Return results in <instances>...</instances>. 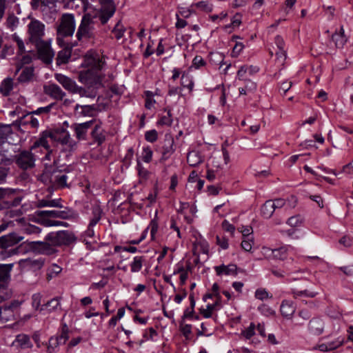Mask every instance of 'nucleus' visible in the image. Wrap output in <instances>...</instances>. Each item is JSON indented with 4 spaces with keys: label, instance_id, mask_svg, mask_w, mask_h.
I'll return each instance as SVG.
<instances>
[{
    "label": "nucleus",
    "instance_id": "obj_1",
    "mask_svg": "<svg viewBox=\"0 0 353 353\" xmlns=\"http://www.w3.org/2000/svg\"><path fill=\"white\" fill-rule=\"evenodd\" d=\"M85 61L91 68L79 74V81L85 84V88L79 86L74 81L62 74H55L54 78L68 91L78 94L81 97L94 99L97 90L102 86L101 76L97 72L102 69L104 61L97 54L86 57Z\"/></svg>",
    "mask_w": 353,
    "mask_h": 353
},
{
    "label": "nucleus",
    "instance_id": "obj_2",
    "mask_svg": "<svg viewBox=\"0 0 353 353\" xmlns=\"http://www.w3.org/2000/svg\"><path fill=\"white\" fill-rule=\"evenodd\" d=\"M76 21L74 15L70 13H64L58 20L57 27V43L64 45L63 39L72 37L75 31Z\"/></svg>",
    "mask_w": 353,
    "mask_h": 353
},
{
    "label": "nucleus",
    "instance_id": "obj_3",
    "mask_svg": "<svg viewBox=\"0 0 353 353\" xmlns=\"http://www.w3.org/2000/svg\"><path fill=\"white\" fill-rule=\"evenodd\" d=\"M46 240L52 242L57 247L69 246L77 240L74 233L70 230H59L52 232L46 235Z\"/></svg>",
    "mask_w": 353,
    "mask_h": 353
},
{
    "label": "nucleus",
    "instance_id": "obj_4",
    "mask_svg": "<svg viewBox=\"0 0 353 353\" xmlns=\"http://www.w3.org/2000/svg\"><path fill=\"white\" fill-rule=\"evenodd\" d=\"M68 176L61 171L51 172L45 170L40 176V180L45 184H51L52 188H63L67 186Z\"/></svg>",
    "mask_w": 353,
    "mask_h": 353
},
{
    "label": "nucleus",
    "instance_id": "obj_5",
    "mask_svg": "<svg viewBox=\"0 0 353 353\" xmlns=\"http://www.w3.org/2000/svg\"><path fill=\"white\" fill-rule=\"evenodd\" d=\"M28 39L32 44L43 40L45 25L39 20H32L28 26Z\"/></svg>",
    "mask_w": 353,
    "mask_h": 353
},
{
    "label": "nucleus",
    "instance_id": "obj_6",
    "mask_svg": "<svg viewBox=\"0 0 353 353\" xmlns=\"http://www.w3.org/2000/svg\"><path fill=\"white\" fill-rule=\"evenodd\" d=\"M37 50L38 56L44 63L49 64L52 61L54 52L51 48L50 40H41L33 43Z\"/></svg>",
    "mask_w": 353,
    "mask_h": 353
},
{
    "label": "nucleus",
    "instance_id": "obj_7",
    "mask_svg": "<svg viewBox=\"0 0 353 353\" xmlns=\"http://www.w3.org/2000/svg\"><path fill=\"white\" fill-rule=\"evenodd\" d=\"M14 160L19 168L26 170L34 167L36 158L31 151L23 150L17 155L14 154Z\"/></svg>",
    "mask_w": 353,
    "mask_h": 353
},
{
    "label": "nucleus",
    "instance_id": "obj_8",
    "mask_svg": "<svg viewBox=\"0 0 353 353\" xmlns=\"http://www.w3.org/2000/svg\"><path fill=\"white\" fill-rule=\"evenodd\" d=\"M31 248L40 254L52 256L58 252L57 245L52 242L46 240V236L43 241H32L30 243Z\"/></svg>",
    "mask_w": 353,
    "mask_h": 353
},
{
    "label": "nucleus",
    "instance_id": "obj_9",
    "mask_svg": "<svg viewBox=\"0 0 353 353\" xmlns=\"http://www.w3.org/2000/svg\"><path fill=\"white\" fill-rule=\"evenodd\" d=\"M41 214L47 215L52 219L59 218L67 220H77L79 218L78 212L69 208H65L63 210H42Z\"/></svg>",
    "mask_w": 353,
    "mask_h": 353
},
{
    "label": "nucleus",
    "instance_id": "obj_10",
    "mask_svg": "<svg viewBox=\"0 0 353 353\" xmlns=\"http://www.w3.org/2000/svg\"><path fill=\"white\" fill-rule=\"evenodd\" d=\"M95 123V120H90L81 123H73L71 125V129L74 131V136L79 141L86 140L88 132L93 125Z\"/></svg>",
    "mask_w": 353,
    "mask_h": 353
},
{
    "label": "nucleus",
    "instance_id": "obj_11",
    "mask_svg": "<svg viewBox=\"0 0 353 353\" xmlns=\"http://www.w3.org/2000/svg\"><path fill=\"white\" fill-rule=\"evenodd\" d=\"M14 145L10 142L0 143V164H10L14 161Z\"/></svg>",
    "mask_w": 353,
    "mask_h": 353
},
{
    "label": "nucleus",
    "instance_id": "obj_12",
    "mask_svg": "<svg viewBox=\"0 0 353 353\" xmlns=\"http://www.w3.org/2000/svg\"><path fill=\"white\" fill-rule=\"evenodd\" d=\"M57 142L63 145V149L67 151H74L77 148V142L74 140L68 131L63 130L56 139Z\"/></svg>",
    "mask_w": 353,
    "mask_h": 353
},
{
    "label": "nucleus",
    "instance_id": "obj_13",
    "mask_svg": "<svg viewBox=\"0 0 353 353\" xmlns=\"http://www.w3.org/2000/svg\"><path fill=\"white\" fill-rule=\"evenodd\" d=\"M23 239V237L17 233H10L0 237L1 248H13L12 247Z\"/></svg>",
    "mask_w": 353,
    "mask_h": 353
},
{
    "label": "nucleus",
    "instance_id": "obj_14",
    "mask_svg": "<svg viewBox=\"0 0 353 353\" xmlns=\"http://www.w3.org/2000/svg\"><path fill=\"white\" fill-rule=\"evenodd\" d=\"M325 323L324 321L320 318L312 319L307 325L309 332L314 336H319L323 334L324 331Z\"/></svg>",
    "mask_w": 353,
    "mask_h": 353
},
{
    "label": "nucleus",
    "instance_id": "obj_15",
    "mask_svg": "<svg viewBox=\"0 0 353 353\" xmlns=\"http://www.w3.org/2000/svg\"><path fill=\"white\" fill-rule=\"evenodd\" d=\"M44 92L46 94L57 100H62L66 95L65 92L55 83L45 85Z\"/></svg>",
    "mask_w": 353,
    "mask_h": 353
},
{
    "label": "nucleus",
    "instance_id": "obj_16",
    "mask_svg": "<svg viewBox=\"0 0 353 353\" xmlns=\"http://www.w3.org/2000/svg\"><path fill=\"white\" fill-rule=\"evenodd\" d=\"M174 141L173 138L170 136H166L163 142V150L161 152V158L160 159L161 161H164L168 159L170 156L174 152Z\"/></svg>",
    "mask_w": 353,
    "mask_h": 353
},
{
    "label": "nucleus",
    "instance_id": "obj_17",
    "mask_svg": "<svg viewBox=\"0 0 353 353\" xmlns=\"http://www.w3.org/2000/svg\"><path fill=\"white\" fill-rule=\"evenodd\" d=\"M18 307V303L12 302L0 307V319L3 321H10L14 317V310Z\"/></svg>",
    "mask_w": 353,
    "mask_h": 353
},
{
    "label": "nucleus",
    "instance_id": "obj_18",
    "mask_svg": "<svg viewBox=\"0 0 353 353\" xmlns=\"http://www.w3.org/2000/svg\"><path fill=\"white\" fill-rule=\"evenodd\" d=\"M15 192V190L0 188V210L8 209L10 208L9 199Z\"/></svg>",
    "mask_w": 353,
    "mask_h": 353
},
{
    "label": "nucleus",
    "instance_id": "obj_19",
    "mask_svg": "<svg viewBox=\"0 0 353 353\" xmlns=\"http://www.w3.org/2000/svg\"><path fill=\"white\" fill-rule=\"evenodd\" d=\"M95 110L94 105H79L77 104L74 107V115L77 117L92 116Z\"/></svg>",
    "mask_w": 353,
    "mask_h": 353
},
{
    "label": "nucleus",
    "instance_id": "obj_20",
    "mask_svg": "<svg viewBox=\"0 0 353 353\" xmlns=\"http://www.w3.org/2000/svg\"><path fill=\"white\" fill-rule=\"evenodd\" d=\"M13 346L20 349L31 348L32 343L30 337L24 334H18L12 343Z\"/></svg>",
    "mask_w": 353,
    "mask_h": 353
},
{
    "label": "nucleus",
    "instance_id": "obj_21",
    "mask_svg": "<svg viewBox=\"0 0 353 353\" xmlns=\"http://www.w3.org/2000/svg\"><path fill=\"white\" fill-rule=\"evenodd\" d=\"M13 264H0V286L8 283L10 280V272Z\"/></svg>",
    "mask_w": 353,
    "mask_h": 353
},
{
    "label": "nucleus",
    "instance_id": "obj_22",
    "mask_svg": "<svg viewBox=\"0 0 353 353\" xmlns=\"http://www.w3.org/2000/svg\"><path fill=\"white\" fill-rule=\"evenodd\" d=\"M92 127L93 128L91 131L92 137L98 145L102 144L105 140V135L101 123H96Z\"/></svg>",
    "mask_w": 353,
    "mask_h": 353
},
{
    "label": "nucleus",
    "instance_id": "obj_23",
    "mask_svg": "<svg viewBox=\"0 0 353 353\" xmlns=\"http://www.w3.org/2000/svg\"><path fill=\"white\" fill-rule=\"evenodd\" d=\"M280 310L284 317L290 319L295 312L296 306L292 301L284 300L281 303Z\"/></svg>",
    "mask_w": 353,
    "mask_h": 353
},
{
    "label": "nucleus",
    "instance_id": "obj_24",
    "mask_svg": "<svg viewBox=\"0 0 353 353\" xmlns=\"http://www.w3.org/2000/svg\"><path fill=\"white\" fill-rule=\"evenodd\" d=\"M343 343V339L338 338L337 339L327 343H321L315 347L314 349H318L321 352H329L334 350Z\"/></svg>",
    "mask_w": 353,
    "mask_h": 353
},
{
    "label": "nucleus",
    "instance_id": "obj_25",
    "mask_svg": "<svg viewBox=\"0 0 353 353\" xmlns=\"http://www.w3.org/2000/svg\"><path fill=\"white\" fill-rule=\"evenodd\" d=\"M14 79L11 77L4 79L0 84V93L3 97H8L14 88Z\"/></svg>",
    "mask_w": 353,
    "mask_h": 353
},
{
    "label": "nucleus",
    "instance_id": "obj_26",
    "mask_svg": "<svg viewBox=\"0 0 353 353\" xmlns=\"http://www.w3.org/2000/svg\"><path fill=\"white\" fill-rule=\"evenodd\" d=\"M214 270L217 275H236L237 267L234 264H230L228 265H221L215 266Z\"/></svg>",
    "mask_w": 353,
    "mask_h": 353
},
{
    "label": "nucleus",
    "instance_id": "obj_27",
    "mask_svg": "<svg viewBox=\"0 0 353 353\" xmlns=\"http://www.w3.org/2000/svg\"><path fill=\"white\" fill-rule=\"evenodd\" d=\"M42 210H37L35 212V214L37 217L34 218V222L39 223L45 227H52L54 226V221L51 217L41 214Z\"/></svg>",
    "mask_w": 353,
    "mask_h": 353
},
{
    "label": "nucleus",
    "instance_id": "obj_28",
    "mask_svg": "<svg viewBox=\"0 0 353 353\" xmlns=\"http://www.w3.org/2000/svg\"><path fill=\"white\" fill-rule=\"evenodd\" d=\"M60 305V302L58 298H54L48 301L46 304L42 305L40 308L41 312H51L56 310Z\"/></svg>",
    "mask_w": 353,
    "mask_h": 353
},
{
    "label": "nucleus",
    "instance_id": "obj_29",
    "mask_svg": "<svg viewBox=\"0 0 353 353\" xmlns=\"http://www.w3.org/2000/svg\"><path fill=\"white\" fill-rule=\"evenodd\" d=\"M265 250V254H268V252H270L269 255H272L274 259L284 260L286 257L287 249L284 247H281L280 248L274 250L266 248Z\"/></svg>",
    "mask_w": 353,
    "mask_h": 353
},
{
    "label": "nucleus",
    "instance_id": "obj_30",
    "mask_svg": "<svg viewBox=\"0 0 353 353\" xmlns=\"http://www.w3.org/2000/svg\"><path fill=\"white\" fill-rule=\"evenodd\" d=\"M45 263V259L39 257L38 259H27L25 260V263L26 266L33 269L34 270H37L41 269Z\"/></svg>",
    "mask_w": 353,
    "mask_h": 353
},
{
    "label": "nucleus",
    "instance_id": "obj_31",
    "mask_svg": "<svg viewBox=\"0 0 353 353\" xmlns=\"http://www.w3.org/2000/svg\"><path fill=\"white\" fill-rule=\"evenodd\" d=\"M21 231L28 235H39L42 229L38 226L30 223H25L22 225Z\"/></svg>",
    "mask_w": 353,
    "mask_h": 353
},
{
    "label": "nucleus",
    "instance_id": "obj_32",
    "mask_svg": "<svg viewBox=\"0 0 353 353\" xmlns=\"http://www.w3.org/2000/svg\"><path fill=\"white\" fill-rule=\"evenodd\" d=\"M34 69L32 67H26L23 69L18 77V81L21 83L29 81L33 77Z\"/></svg>",
    "mask_w": 353,
    "mask_h": 353
},
{
    "label": "nucleus",
    "instance_id": "obj_33",
    "mask_svg": "<svg viewBox=\"0 0 353 353\" xmlns=\"http://www.w3.org/2000/svg\"><path fill=\"white\" fill-rule=\"evenodd\" d=\"M259 71V68L256 66H247L243 65L237 72V77L240 80H243L245 73L248 72L250 74H253Z\"/></svg>",
    "mask_w": 353,
    "mask_h": 353
},
{
    "label": "nucleus",
    "instance_id": "obj_34",
    "mask_svg": "<svg viewBox=\"0 0 353 353\" xmlns=\"http://www.w3.org/2000/svg\"><path fill=\"white\" fill-rule=\"evenodd\" d=\"M181 84L184 88H188L190 91H192L194 87V81L192 77L187 72L182 73Z\"/></svg>",
    "mask_w": 353,
    "mask_h": 353
},
{
    "label": "nucleus",
    "instance_id": "obj_35",
    "mask_svg": "<svg viewBox=\"0 0 353 353\" xmlns=\"http://www.w3.org/2000/svg\"><path fill=\"white\" fill-rule=\"evenodd\" d=\"M60 345L65 344L69 339V328L66 323H63L60 333L56 336Z\"/></svg>",
    "mask_w": 353,
    "mask_h": 353
},
{
    "label": "nucleus",
    "instance_id": "obj_36",
    "mask_svg": "<svg viewBox=\"0 0 353 353\" xmlns=\"http://www.w3.org/2000/svg\"><path fill=\"white\" fill-rule=\"evenodd\" d=\"M0 251V259L5 260L8 257L18 254L20 252V247L13 248H1Z\"/></svg>",
    "mask_w": 353,
    "mask_h": 353
},
{
    "label": "nucleus",
    "instance_id": "obj_37",
    "mask_svg": "<svg viewBox=\"0 0 353 353\" xmlns=\"http://www.w3.org/2000/svg\"><path fill=\"white\" fill-rule=\"evenodd\" d=\"M187 161L190 166L194 167L199 165L202 160L197 152L192 151L188 154Z\"/></svg>",
    "mask_w": 353,
    "mask_h": 353
},
{
    "label": "nucleus",
    "instance_id": "obj_38",
    "mask_svg": "<svg viewBox=\"0 0 353 353\" xmlns=\"http://www.w3.org/2000/svg\"><path fill=\"white\" fill-rule=\"evenodd\" d=\"M12 133V128L9 125L0 123V143L8 141V137Z\"/></svg>",
    "mask_w": 353,
    "mask_h": 353
},
{
    "label": "nucleus",
    "instance_id": "obj_39",
    "mask_svg": "<svg viewBox=\"0 0 353 353\" xmlns=\"http://www.w3.org/2000/svg\"><path fill=\"white\" fill-rule=\"evenodd\" d=\"M112 32L117 39H120L123 37L125 28L121 21H119L113 28Z\"/></svg>",
    "mask_w": 353,
    "mask_h": 353
},
{
    "label": "nucleus",
    "instance_id": "obj_40",
    "mask_svg": "<svg viewBox=\"0 0 353 353\" xmlns=\"http://www.w3.org/2000/svg\"><path fill=\"white\" fill-rule=\"evenodd\" d=\"M70 51L67 49L59 51L57 58V64L60 65L67 63L70 58Z\"/></svg>",
    "mask_w": 353,
    "mask_h": 353
},
{
    "label": "nucleus",
    "instance_id": "obj_41",
    "mask_svg": "<svg viewBox=\"0 0 353 353\" xmlns=\"http://www.w3.org/2000/svg\"><path fill=\"white\" fill-rule=\"evenodd\" d=\"M102 211L99 207H94L92 209V218L91 219L88 225L94 227L97 224L101 217Z\"/></svg>",
    "mask_w": 353,
    "mask_h": 353
},
{
    "label": "nucleus",
    "instance_id": "obj_42",
    "mask_svg": "<svg viewBox=\"0 0 353 353\" xmlns=\"http://www.w3.org/2000/svg\"><path fill=\"white\" fill-rule=\"evenodd\" d=\"M62 270V268L57 264H52L48 269L47 272V279L51 280L57 276Z\"/></svg>",
    "mask_w": 353,
    "mask_h": 353
},
{
    "label": "nucleus",
    "instance_id": "obj_43",
    "mask_svg": "<svg viewBox=\"0 0 353 353\" xmlns=\"http://www.w3.org/2000/svg\"><path fill=\"white\" fill-rule=\"evenodd\" d=\"M143 261V256H135L133 261L130 264L132 272H139L142 268V263Z\"/></svg>",
    "mask_w": 353,
    "mask_h": 353
},
{
    "label": "nucleus",
    "instance_id": "obj_44",
    "mask_svg": "<svg viewBox=\"0 0 353 353\" xmlns=\"http://www.w3.org/2000/svg\"><path fill=\"white\" fill-rule=\"evenodd\" d=\"M272 210L273 208H272L271 203L270 200H268L262 205L261 214L265 218L269 219L274 213Z\"/></svg>",
    "mask_w": 353,
    "mask_h": 353
},
{
    "label": "nucleus",
    "instance_id": "obj_45",
    "mask_svg": "<svg viewBox=\"0 0 353 353\" xmlns=\"http://www.w3.org/2000/svg\"><path fill=\"white\" fill-rule=\"evenodd\" d=\"M153 152L150 147L143 148L141 159L145 163H150L152 158Z\"/></svg>",
    "mask_w": 353,
    "mask_h": 353
},
{
    "label": "nucleus",
    "instance_id": "obj_46",
    "mask_svg": "<svg viewBox=\"0 0 353 353\" xmlns=\"http://www.w3.org/2000/svg\"><path fill=\"white\" fill-rule=\"evenodd\" d=\"M165 112H166V114L165 115H163L161 117V119L159 121L158 123L160 124V125H162L170 126L172 123V114H171L170 110H168V111L165 110Z\"/></svg>",
    "mask_w": 353,
    "mask_h": 353
},
{
    "label": "nucleus",
    "instance_id": "obj_47",
    "mask_svg": "<svg viewBox=\"0 0 353 353\" xmlns=\"http://www.w3.org/2000/svg\"><path fill=\"white\" fill-rule=\"evenodd\" d=\"M332 39L333 41H334L336 46L337 48H342L347 41V39L345 38V36H341V34H337V33H334L332 35Z\"/></svg>",
    "mask_w": 353,
    "mask_h": 353
},
{
    "label": "nucleus",
    "instance_id": "obj_48",
    "mask_svg": "<svg viewBox=\"0 0 353 353\" xmlns=\"http://www.w3.org/2000/svg\"><path fill=\"white\" fill-rule=\"evenodd\" d=\"M33 112H29L24 117V123H30L32 128H37L39 125L38 120L33 117Z\"/></svg>",
    "mask_w": 353,
    "mask_h": 353
},
{
    "label": "nucleus",
    "instance_id": "obj_49",
    "mask_svg": "<svg viewBox=\"0 0 353 353\" xmlns=\"http://www.w3.org/2000/svg\"><path fill=\"white\" fill-rule=\"evenodd\" d=\"M60 343L58 341V339L56 338V336H52L49 339V344L48 346V352L49 353H53L57 352V349L59 347Z\"/></svg>",
    "mask_w": 353,
    "mask_h": 353
},
{
    "label": "nucleus",
    "instance_id": "obj_50",
    "mask_svg": "<svg viewBox=\"0 0 353 353\" xmlns=\"http://www.w3.org/2000/svg\"><path fill=\"white\" fill-rule=\"evenodd\" d=\"M255 297L259 300L263 301L265 299L272 298V296L270 295L269 292L265 289L260 288L256 290Z\"/></svg>",
    "mask_w": 353,
    "mask_h": 353
},
{
    "label": "nucleus",
    "instance_id": "obj_51",
    "mask_svg": "<svg viewBox=\"0 0 353 353\" xmlns=\"http://www.w3.org/2000/svg\"><path fill=\"white\" fill-rule=\"evenodd\" d=\"M41 297L42 296L40 293H36L32 296V307L37 310H40V308L42 306L41 305Z\"/></svg>",
    "mask_w": 353,
    "mask_h": 353
},
{
    "label": "nucleus",
    "instance_id": "obj_52",
    "mask_svg": "<svg viewBox=\"0 0 353 353\" xmlns=\"http://www.w3.org/2000/svg\"><path fill=\"white\" fill-rule=\"evenodd\" d=\"M193 6L205 12H210L212 9V5L204 1L197 2Z\"/></svg>",
    "mask_w": 353,
    "mask_h": 353
},
{
    "label": "nucleus",
    "instance_id": "obj_53",
    "mask_svg": "<svg viewBox=\"0 0 353 353\" xmlns=\"http://www.w3.org/2000/svg\"><path fill=\"white\" fill-rule=\"evenodd\" d=\"M254 330L255 325L253 323H251L250 326L242 332V334L245 339H250L252 336L254 335Z\"/></svg>",
    "mask_w": 353,
    "mask_h": 353
},
{
    "label": "nucleus",
    "instance_id": "obj_54",
    "mask_svg": "<svg viewBox=\"0 0 353 353\" xmlns=\"http://www.w3.org/2000/svg\"><path fill=\"white\" fill-rule=\"evenodd\" d=\"M145 96H146V99H145V106L148 109H151L155 103V100H154L152 99L153 94L150 91H146Z\"/></svg>",
    "mask_w": 353,
    "mask_h": 353
},
{
    "label": "nucleus",
    "instance_id": "obj_55",
    "mask_svg": "<svg viewBox=\"0 0 353 353\" xmlns=\"http://www.w3.org/2000/svg\"><path fill=\"white\" fill-rule=\"evenodd\" d=\"M252 244L253 237H248L247 239H243L241 247L245 251L249 252L252 248Z\"/></svg>",
    "mask_w": 353,
    "mask_h": 353
},
{
    "label": "nucleus",
    "instance_id": "obj_56",
    "mask_svg": "<svg viewBox=\"0 0 353 353\" xmlns=\"http://www.w3.org/2000/svg\"><path fill=\"white\" fill-rule=\"evenodd\" d=\"M302 223V219L300 216H293L289 218L287 221V223L292 227L299 226Z\"/></svg>",
    "mask_w": 353,
    "mask_h": 353
},
{
    "label": "nucleus",
    "instance_id": "obj_57",
    "mask_svg": "<svg viewBox=\"0 0 353 353\" xmlns=\"http://www.w3.org/2000/svg\"><path fill=\"white\" fill-rule=\"evenodd\" d=\"M145 138L148 141L153 143L157 139V132L155 130L147 131L145 134Z\"/></svg>",
    "mask_w": 353,
    "mask_h": 353
},
{
    "label": "nucleus",
    "instance_id": "obj_58",
    "mask_svg": "<svg viewBox=\"0 0 353 353\" xmlns=\"http://www.w3.org/2000/svg\"><path fill=\"white\" fill-rule=\"evenodd\" d=\"M137 170L139 176L142 179H146L148 176V171L143 168L139 161H137Z\"/></svg>",
    "mask_w": 353,
    "mask_h": 353
},
{
    "label": "nucleus",
    "instance_id": "obj_59",
    "mask_svg": "<svg viewBox=\"0 0 353 353\" xmlns=\"http://www.w3.org/2000/svg\"><path fill=\"white\" fill-rule=\"evenodd\" d=\"M205 64V61L201 56H196L192 60V67H194L196 69L199 68L201 66H203Z\"/></svg>",
    "mask_w": 353,
    "mask_h": 353
},
{
    "label": "nucleus",
    "instance_id": "obj_60",
    "mask_svg": "<svg viewBox=\"0 0 353 353\" xmlns=\"http://www.w3.org/2000/svg\"><path fill=\"white\" fill-rule=\"evenodd\" d=\"M6 210V216L8 218L19 217L22 214L21 210H13L10 208Z\"/></svg>",
    "mask_w": 353,
    "mask_h": 353
},
{
    "label": "nucleus",
    "instance_id": "obj_61",
    "mask_svg": "<svg viewBox=\"0 0 353 353\" xmlns=\"http://www.w3.org/2000/svg\"><path fill=\"white\" fill-rule=\"evenodd\" d=\"M34 147H43L46 150L50 148L48 141L46 137H41L39 140H37L34 144L33 148Z\"/></svg>",
    "mask_w": 353,
    "mask_h": 353
},
{
    "label": "nucleus",
    "instance_id": "obj_62",
    "mask_svg": "<svg viewBox=\"0 0 353 353\" xmlns=\"http://www.w3.org/2000/svg\"><path fill=\"white\" fill-rule=\"evenodd\" d=\"M54 105V103H51L46 107H41L37 109L32 112L36 114H48L51 110L52 108Z\"/></svg>",
    "mask_w": 353,
    "mask_h": 353
},
{
    "label": "nucleus",
    "instance_id": "obj_63",
    "mask_svg": "<svg viewBox=\"0 0 353 353\" xmlns=\"http://www.w3.org/2000/svg\"><path fill=\"white\" fill-rule=\"evenodd\" d=\"M18 23L19 20L14 15H10L7 19V26L10 28L16 27Z\"/></svg>",
    "mask_w": 353,
    "mask_h": 353
},
{
    "label": "nucleus",
    "instance_id": "obj_64",
    "mask_svg": "<svg viewBox=\"0 0 353 353\" xmlns=\"http://www.w3.org/2000/svg\"><path fill=\"white\" fill-rule=\"evenodd\" d=\"M215 309V305L208 304L205 310L201 311L202 314L205 318H210L212 316V312Z\"/></svg>",
    "mask_w": 353,
    "mask_h": 353
}]
</instances>
